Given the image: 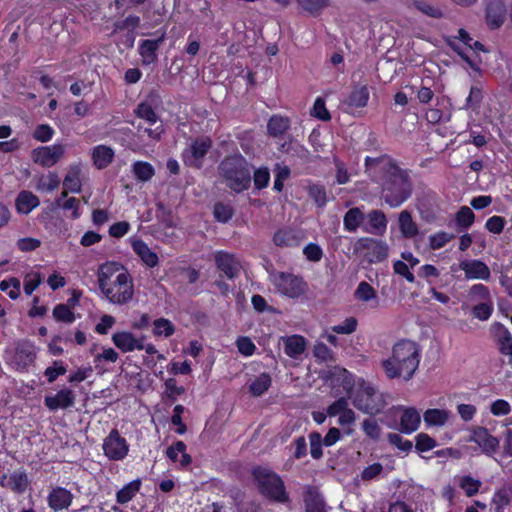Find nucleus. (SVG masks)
<instances>
[{"label": "nucleus", "instance_id": "obj_42", "mask_svg": "<svg viewBox=\"0 0 512 512\" xmlns=\"http://www.w3.org/2000/svg\"><path fill=\"white\" fill-rule=\"evenodd\" d=\"M141 486L140 480H134L127 485H125L122 489L117 492L116 498L117 502L120 504H125L129 502L135 494L139 491Z\"/></svg>", "mask_w": 512, "mask_h": 512}, {"label": "nucleus", "instance_id": "obj_36", "mask_svg": "<svg viewBox=\"0 0 512 512\" xmlns=\"http://www.w3.org/2000/svg\"><path fill=\"white\" fill-rule=\"evenodd\" d=\"M134 112L137 117L145 120L150 126L161 123L159 116L147 102H141L138 104Z\"/></svg>", "mask_w": 512, "mask_h": 512}, {"label": "nucleus", "instance_id": "obj_62", "mask_svg": "<svg viewBox=\"0 0 512 512\" xmlns=\"http://www.w3.org/2000/svg\"><path fill=\"white\" fill-rule=\"evenodd\" d=\"M357 328V320L354 317L346 318L342 323L335 325L331 330L338 334H351Z\"/></svg>", "mask_w": 512, "mask_h": 512}, {"label": "nucleus", "instance_id": "obj_55", "mask_svg": "<svg viewBox=\"0 0 512 512\" xmlns=\"http://www.w3.org/2000/svg\"><path fill=\"white\" fill-rule=\"evenodd\" d=\"M60 184L59 177L55 173H49L40 179L37 188L45 192H52L58 188Z\"/></svg>", "mask_w": 512, "mask_h": 512}, {"label": "nucleus", "instance_id": "obj_21", "mask_svg": "<svg viewBox=\"0 0 512 512\" xmlns=\"http://www.w3.org/2000/svg\"><path fill=\"white\" fill-rule=\"evenodd\" d=\"M63 187L72 193L81 192L82 188V166L72 164L69 166L67 174L63 181Z\"/></svg>", "mask_w": 512, "mask_h": 512}, {"label": "nucleus", "instance_id": "obj_56", "mask_svg": "<svg viewBox=\"0 0 512 512\" xmlns=\"http://www.w3.org/2000/svg\"><path fill=\"white\" fill-rule=\"evenodd\" d=\"M472 312H473V315L475 318H477L481 321L487 320L493 312V301L490 300V301L480 302L473 308Z\"/></svg>", "mask_w": 512, "mask_h": 512}, {"label": "nucleus", "instance_id": "obj_39", "mask_svg": "<svg viewBox=\"0 0 512 512\" xmlns=\"http://www.w3.org/2000/svg\"><path fill=\"white\" fill-rule=\"evenodd\" d=\"M132 172L138 180L143 182L151 180L155 174L153 166L145 161H136L132 165Z\"/></svg>", "mask_w": 512, "mask_h": 512}, {"label": "nucleus", "instance_id": "obj_51", "mask_svg": "<svg viewBox=\"0 0 512 512\" xmlns=\"http://www.w3.org/2000/svg\"><path fill=\"white\" fill-rule=\"evenodd\" d=\"M511 411V404L504 399H496L490 404V413L495 417L507 416Z\"/></svg>", "mask_w": 512, "mask_h": 512}, {"label": "nucleus", "instance_id": "obj_10", "mask_svg": "<svg viewBox=\"0 0 512 512\" xmlns=\"http://www.w3.org/2000/svg\"><path fill=\"white\" fill-rule=\"evenodd\" d=\"M66 147L63 144L40 146L31 151L34 163L42 167H52L57 164L65 154Z\"/></svg>", "mask_w": 512, "mask_h": 512}, {"label": "nucleus", "instance_id": "obj_23", "mask_svg": "<svg viewBox=\"0 0 512 512\" xmlns=\"http://www.w3.org/2000/svg\"><path fill=\"white\" fill-rule=\"evenodd\" d=\"M164 41V34L156 40H143L139 44V53L144 64H152L156 58V52Z\"/></svg>", "mask_w": 512, "mask_h": 512}, {"label": "nucleus", "instance_id": "obj_20", "mask_svg": "<svg viewBox=\"0 0 512 512\" xmlns=\"http://www.w3.org/2000/svg\"><path fill=\"white\" fill-rule=\"evenodd\" d=\"M280 341L285 354L294 359L299 358L306 349V340L300 335L284 336L280 338Z\"/></svg>", "mask_w": 512, "mask_h": 512}, {"label": "nucleus", "instance_id": "obj_41", "mask_svg": "<svg viewBox=\"0 0 512 512\" xmlns=\"http://www.w3.org/2000/svg\"><path fill=\"white\" fill-rule=\"evenodd\" d=\"M175 332V326L166 318H158L153 322V334L156 337L168 338Z\"/></svg>", "mask_w": 512, "mask_h": 512}, {"label": "nucleus", "instance_id": "obj_49", "mask_svg": "<svg viewBox=\"0 0 512 512\" xmlns=\"http://www.w3.org/2000/svg\"><path fill=\"white\" fill-rule=\"evenodd\" d=\"M482 483L480 480L471 476H463L459 481V486L465 491L468 497L474 496L479 492Z\"/></svg>", "mask_w": 512, "mask_h": 512}, {"label": "nucleus", "instance_id": "obj_46", "mask_svg": "<svg viewBox=\"0 0 512 512\" xmlns=\"http://www.w3.org/2000/svg\"><path fill=\"white\" fill-rule=\"evenodd\" d=\"M308 195L314 201V203L320 208H323L328 202L326 190L321 185H318V184L309 185L308 186Z\"/></svg>", "mask_w": 512, "mask_h": 512}, {"label": "nucleus", "instance_id": "obj_59", "mask_svg": "<svg viewBox=\"0 0 512 512\" xmlns=\"http://www.w3.org/2000/svg\"><path fill=\"white\" fill-rule=\"evenodd\" d=\"M53 316L57 321L72 323L75 321V316L68 306L64 304L57 305L53 310Z\"/></svg>", "mask_w": 512, "mask_h": 512}, {"label": "nucleus", "instance_id": "obj_53", "mask_svg": "<svg viewBox=\"0 0 512 512\" xmlns=\"http://www.w3.org/2000/svg\"><path fill=\"white\" fill-rule=\"evenodd\" d=\"M474 219V212L467 206L461 207L456 214L457 225L463 228L470 227L473 224Z\"/></svg>", "mask_w": 512, "mask_h": 512}, {"label": "nucleus", "instance_id": "obj_15", "mask_svg": "<svg viewBox=\"0 0 512 512\" xmlns=\"http://www.w3.org/2000/svg\"><path fill=\"white\" fill-rule=\"evenodd\" d=\"M46 407L55 411L57 409H67L75 403V393L68 388L59 390L55 395H48L44 399Z\"/></svg>", "mask_w": 512, "mask_h": 512}, {"label": "nucleus", "instance_id": "obj_61", "mask_svg": "<svg viewBox=\"0 0 512 512\" xmlns=\"http://www.w3.org/2000/svg\"><path fill=\"white\" fill-rule=\"evenodd\" d=\"M54 135V129L48 124L38 125L34 132L33 138L40 142H48Z\"/></svg>", "mask_w": 512, "mask_h": 512}, {"label": "nucleus", "instance_id": "obj_60", "mask_svg": "<svg viewBox=\"0 0 512 512\" xmlns=\"http://www.w3.org/2000/svg\"><path fill=\"white\" fill-rule=\"evenodd\" d=\"M415 440V448L420 452L432 450L436 446V441L426 433H419Z\"/></svg>", "mask_w": 512, "mask_h": 512}, {"label": "nucleus", "instance_id": "obj_3", "mask_svg": "<svg viewBox=\"0 0 512 512\" xmlns=\"http://www.w3.org/2000/svg\"><path fill=\"white\" fill-rule=\"evenodd\" d=\"M420 349L410 340H401L394 344L391 355L382 361V368L390 379L410 380L420 363Z\"/></svg>", "mask_w": 512, "mask_h": 512}, {"label": "nucleus", "instance_id": "obj_31", "mask_svg": "<svg viewBox=\"0 0 512 512\" xmlns=\"http://www.w3.org/2000/svg\"><path fill=\"white\" fill-rule=\"evenodd\" d=\"M408 7L431 18H441L443 16V12L438 6L424 0H413Z\"/></svg>", "mask_w": 512, "mask_h": 512}, {"label": "nucleus", "instance_id": "obj_5", "mask_svg": "<svg viewBox=\"0 0 512 512\" xmlns=\"http://www.w3.org/2000/svg\"><path fill=\"white\" fill-rule=\"evenodd\" d=\"M252 476L259 492L266 498L285 504L289 502L283 480L267 467L257 466L252 469Z\"/></svg>", "mask_w": 512, "mask_h": 512}, {"label": "nucleus", "instance_id": "obj_38", "mask_svg": "<svg viewBox=\"0 0 512 512\" xmlns=\"http://www.w3.org/2000/svg\"><path fill=\"white\" fill-rule=\"evenodd\" d=\"M368 221L371 229L370 233H383L387 227L385 214L380 210H373L368 214Z\"/></svg>", "mask_w": 512, "mask_h": 512}, {"label": "nucleus", "instance_id": "obj_43", "mask_svg": "<svg viewBox=\"0 0 512 512\" xmlns=\"http://www.w3.org/2000/svg\"><path fill=\"white\" fill-rule=\"evenodd\" d=\"M274 243L280 247H290L298 245L296 234L289 229L279 230L274 235Z\"/></svg>", "mask_w": 512, "mask_h": 512}, {"label": "nucleus", "instance_id": "obj_18", "mask_svg": "<svg viewBox=\"0 0 512 512\" xmlns=\"http://www.w3.org/2000/svg\"><path fill=\"white\" fill-rule=\"evenodd\" d=\"M114 345L122 352H132L143 348V339L136 338L131 332L121 331L112 335Z\"/></svg>", "mask_w": 512, "mask_h": 512}, {"label": "nucleus", "instance_id": "obj_28", "mask_svg": "<svg viewBox=\"0 0 512 512\" xmlns=\"http://www.w3.org/2000/svg\"><path fill=\"white\" fill-rule=\"evenodd\" d=\"M39 199L30 191H22L16 198V209L18 213L28 214L39 205Z\"/></svg>", "mask_w": 512, "mask_h": 512}, {"label": "nucleus", "instance_id": "obj_45", "mask_svg": "<svg viewBox=\"0 0 512 512\" xmlns=\"http://www.w3.org/2000/svg\"><path fill=\"white\" fill-rule=\"evenodd\" d=\"M307 512H326L323 498L314 491H309L305 497Z\"/></svg>", "mask_w": 512, "mask_h": 512}, {"label": "nucleus", "instance_id": "obj_58", "mask_svg": "<svg viewBox=\"0 0 512 512\" xmlns=\"http://www.w3.org/2000/svg\"><path fill=\"white\" fill-rule=\"evenodd\" d=\"M253 181L256 189H263L268 186L270 172L267 167H260L254 171Z\"/></svg>", "mask_w": 512, "mask_h": 512}, {"label": "nucleus", "instance_id": "obj_2", "mask_svg": "<svg viewBox=\"0 0 512 512\" xmlns=\"http://www.w3.org/2000/svg\"><path fill=\"white\" fill-rule=\"evenodd\" d=\"M102 299L112 305H128L134 298V283L128 270L118 262L108 261L97 270Z\"/></svg>", "mask_w": 512, "mask_h": 512}, {"label": "nucleus", "instance_id": "obj_35", "mask_svg": "<svg viewBox=\"0 0 512 512\" xmlns=\"http://www.w3.org/2000/svg\"><path fill=\"white\" fill-rule=\"evenodd\" d=\"M29 485V479L24 471L13 472L8 479V487L19 494L26 491Z\"/></svg>", "mask_w": 512, "mask_h": 512}, {"label": "nucleus", "instance_id": "obj_48", "mask_svg": "<svg viewBox=\"0 0 512 512\" xmlns=\"http://www.w3.org/2000/svg\"><path fill=\"white\" fill-rule=\"evenodd\" d=\"M510 503V495L507 489L497 490L492 497V505L495 512H503Z\"/></svg>", "mask_w": 512, "mask_h": 512}, {"label": "nucleus", "instance_id": "obj_33", "mask_svg": "<svg viewBox=\"0 0 512 512\" xmlns=\"http://www.w3.org/2000/svg\"><path fill=\"white\" fill-rule=\"evenodd\" d=\"M271 386V377L268 373H261L255 377L249 384L250 393L255 396H261Z\"/></svg>", "mask_w": 512, "mask_h": 512}, {"label": "nucleus", "instance_id": "obj_47", "mask_svg": "<svg viewBox=\"0 0 512 512\" xmlns=\"http://www.w3.org/2000/svg\"><path fill=\"white\" fill-rule=\"evenodd\" d=\"M468 297L473 302H485L492 300L489 289L480 283L473 285L469 289Z\"/></svg>", "mask_w": 512, "mask_h": 512}, {"label": "nucleus", "instance_id": "obj_54", "mask_svg": "<svg viewBox=\"0 0 512 512\" xmlns=\"http://www.w3.org/2000/svg\"><path fill=\"white\" fill-rule=\"evenodd\" d=\"M42 277L37 271H31L24 277V292L31 295L33 291L41 284Z\"/></svg>", "mask_w": 512, "mask_h": 512}, {"label": "nucleus", "instance_id": "obj_29", "mask_svg": "<svg viewBox=\"0 0 512 512\" xmlns=\"http://www.w3.org/2000/svg\"><path fill=\"white\" fill-rule=\"evenodd\" d=\"M166 455L173 462H179L183 467L191 463V457L186 453V445L182 441H177L173 446L169 447Z\"/></svg>", "mask_w": 512, "mask_h": 512}, {"label": "nucleus", "instance_id": "obj_26", "mask_svg": "<svg viewBox=\"0 0 512 512\" xmlns=\"http://www.w3.org/2000/svg\"><path fill=\"white\" fill-rule=\"evenodd\" d=\"M369 100V90L366 85L355 86L344 102L349 108H363Z\"/></svg>", "mask_w": 512, "mask_h": 512}, {"label": "nucleus", "instance_id": "obj_4", "mask_svg": "<svg viewBox=\"0 0 512 512\" xmlns=\"http://www.w3.org/2000/svg\"><path fill=\"white\" fill-rule=\"evenodd\" d=\"M218 173L222 183L234 192H242L250 186L249 163L241 154L226 156L218 166Z\"/></svg>", "mask_w": 512, "mask_h": 512}, {"label": "nucleus", "instance_id": "obj_1", "mask_svg": "<svg viewBox=\"0 0 512 512\" xmlns=\"http://www.w3.org/2000/svg\"><path fill=\"white\" fill-rule=\"evenodd\" d=\"M365 173L381 186V195L392 208L399 207L412 194V184L406 171L386 155L365 158Z\"/></svg>", "mask_w": 512, "mask_h": 512}, {"label": "nucleus", "instance_id": "obj_30", "mask_svg": "<svg viewBox=\"0 0 512 512\" xmlns=\"http://www.w3.org/2000/svg\"><path fill=\"white\" fill-rule=\"evenodd\" d=\"M399 229L402 235L406 238H413L418 234L417 224L413 221L411 213L403 210L398 218Z\"/></svg>", "mask_w": 512, "mask_h": 512}, {"label": "nucleus", "instance_id": "obj_12", "mask_svg": "<svg viewBox=\"0 0 512 512\" xmlns=\"http://www.w3.org/2000/svg\"><path fill=\"white\" fill-rule=\"evenodd\" d=\"M211 145V140L208 137L193 140L191 145L183 152L184 163L191 167L200 168Z\"/></svg>", "mask_w": 512, "mask_h": 512}, {"label": "nucleus", "instance_id": "obj_11", "mask_svg": "<svg viewBox=\"0 0 512 512\" xmlns=\"http://www.w3.org/2000/svg\"><path fill=\"white\" fill-rule=\"evenodd\" d=\"M102 448L105 456L113 461L124 459L129 451L126 439L116 429H113L104 439Z\"/></svg>", "mask_w": 512, "mask_h": 512}, {"label": "nucleus", "instance_id": "obj_63", "mask_svg": "<svg viewBox=\"0 0 512 512\" xmlns=\"http://www.w3.org/2000/svg\"><path fill=\"white\" fill-rule=\"evenodd\" d=\"M66 371V367L61 361H54V366L47 367L44 375L47 377L49 383H53L58 376L64 375Z\"/></svg>", "mask_w": 512, "mask_h": 512}, {"label": "nucleus", "instance_id": "obj_17", "mask_svg": "<svg viewBox=\"0 0 512 512\" xmlns=\"http://www.w3.org/2000/svg\"><path fill=\"white\" fill-rule=\"evenodd\" d=\"M399 430L406 434L416 431L421 423L420 413L413 407H400Z\"/></svg>", "mask_w": 512, "mask_h": 512}, {"label": "nucleus", "instance_id": "obj_27", "mask_svg": "<svg viewBox=\"0 0 512 512\" xmlns=\"http://www.w3.org/2000/svg\"><path fill=\"white\" fill-rule=\"evenodd\" d=\"M93 163L98 169L107 167L114 158L112 148L105 145H98L92 149L91 153Z\"/></svg>", "mask_w": 512, "mask_h": 512}, {"label": "nucleus", "instance_id": "obj_37", "mask_svg": "<svg viewBox=\"0 0 512 512\" xmlns=\"http://www.w3.org/2000/svg\"><path fill=\"white\" fill-rule=\"evenodd\" d=\"M297 3L303 12L317 16L329 5V0H297Z\"/></svg>", "mask_w": 512, "mask_h": 512}, {"label": "nucleus", "instance_id": "obj_16", "mask_svg": "<svg viewBox=\"0 0 512 512\" xmlns=\"http://www.w3.org/2000/svg\"><path fill=\"white\" fill-rule=\"evenodd\" d=\"M506 19V6L502 0H490L486 8V21L491 29L499 28Z\"/></svg>", "mask_w": 512, "mask_h": 512}, {"label": "nucleus", "instance_id": "obj_8", "mask_svg": "<svg viewBox=\"0 0 512 512\" xmlns=\"http://www.w3.org/2000/svg\"><path fill=\"white\" fill-rule=\"evenodd\" d=\"M353 251L369 263L381 262L388 256L387 244L369 237L359 238L353 245Z\"/></svg>", "mask_w": 512, "mask_h": 512}, {"label": "nucleus", "instance_id": "obj_9", "mask_svg": "<svg viewBox=\"0 0 512 512\" xmlns=\"http://www.w3.org/2000/svg\"><path fill=\"white\" fill-rule=\"evenodd\" d=\"M468 442L475 443L481 453L488 457H493L498 452L500 446V440L483 426L473 427L470 430Z\"/></svg>", "mask_w": 512, "mask_h": 512}, {"label": "nucleus", "instance_id": "obj_64", "mask_svg": "<svg viewBox=\"0 0 512 512\" xmlns=\"http://www.w3.org/2000/svg\"><path fill=\"white\" fill-rule=\"evenodd\" d=\"M305 257L312 262H319L322 259L323 251L318 244L309 243L303 249Z\"/></svg>", "mask_w": 512, "mask_h": 512}, {"label": "nucleus", "instance_id": "obj_19", "mask_svg": "<svg viewBox=\"0 0 512 512\" xmlns=\"http://www.w3.org/2000/svg\"><path fill=\"white\" fill-rule=\"evenodd\" d=\"M72 500L73 494L62 487L54 488L48 495V505L55 511L67 509Z\"/></svg>", "mask_w": 512, "mask_h": 512}, {"label": "nucleus", "instance_id": "obj_13", "mask_svg": "<svg viewBox=\"0 0 512 512\" xmlns=\"http://www.w3.org/2000/svg\"><path fill=\"white\" fill-rule=\"evenodd\" d=\"M459 269L464 272L466 280L487 281L491 277L490 268L487 264L478 259H465L460 261Z\"/></svg>", "mask_w": 512, "mask_h": 512}, {"label": "nucleus", "instance_id": "obj_25", "mask_svg": "<svg viewBox=\"0 0 512 512\" xmlns=\"http://www.w3.org/2000/svg\"><path fill=\"white\" fill-rule=\"evenodd\" d=\"M35 358L36 353L33 345L29 343H23L16 348L15 362L19 368H27L34 363Z\"/></svg>", "mask_w": 512, "mask_h": 512}, {"label": "nucleus", "instance_id": "obj_57", "mask_svg": "<svg viewBox=\"0 0 512 512\" xmlns=\"http://www.w3.org/2000/svg\"><path fill=\"white\" fill-rule=\"evenodd\" d=\"M309 441H310V453H311V456L314 459L321 458L322 455H323V452H322L323 441H322L321 434L318 433V432L310 433L309 434Z\"/></svg>", "mask_w": 512, "mask_h": 512}, {"label": "nucleus", "instance_id": "obj_22", "mask_svg": "<svg viewBox=\"0 0 512 512\" xmlns=\"http://www.w3.org/2000/svg\"><path fill=\"white\" fill-rule=\"evenodd\" d=\"M355 300L363 303H370V306L377 308L379 306V298L376 290L367 282L361 281L353 294Z\"/></svg>", "mask_w": 512, "mask_h": 512}, {"label": "nucleus", "instance_id": "obj_52", "mask_svg": "<svg viewBox=\"0 0 512 512\" xmlns=\"http://www.w3.org/2000/svg\"><path fill=\"white\" fill-rule=\"evenodd\" d=\"M454 238L453 234L441 231L429 236V245L433 250L444 247Z\"/></svg>", "mask_w": 512, "mask_h": 512}, {"label": "nucleus", "instance_id": "obj_24", "mask_svg": "<svg viewBox=\"0 0 512 512\" xmlns=\"http://www.w3.org/2000/svg\"><path fill=\"white\" fill-rule=\"evenodd\" d=\"M451 417V412L446 409H427L423 414V420L427 427H443Z\"/></svg>", "mask_w": 512, "mask_h": 512}, {"label": "nucleus", "instance_id": "obj_44", "mask_svg": "<svg viewBox=\"0 0 512 512\" xmlns=\"http://www.w3.org/2000/svg\"><path fill=\"white\" fill-rule=\"evenodd\" d=\"M275 180L273 189L277 192H281L284 187V182L290 177V168L282 163H277L274 167Z\"/></svg>", "mask_w": 512, "mask_h": 512}, {"label": "nucleus", "instance_id": "obj_40", "mask_svg": "<svg viewBox=\"0 0 512 512\" xmlns=\"http://www.w3.org/2000/svg\"><path fill=\"white\" fill-rule=\"evenodd\" d=\"M268 133L277 137L283 135L289 128V120L281 116H273L267 124Z\"/></svg>", "mask_w": 512, "mask_h": 512}, {"label": "nucleus", "instance_id": "obj_32", "mask_svg": "<svg viewBox=\"0 0 512 512\" xmlns=\"http://www.w3.org/2000/svg\"><path fill=\"white\" fill-rule=\"evenodd\" d=\"M133 250L147 266L155 267L158 264V256L143 241L134 242Z\"/></svg>", "mask_w": 512, "mask_h": 512}, {"label": "nucleus", "instance_id": "obj_7", "mask_svg": "<svg viewBox=\"0 0 512 512\" xmlns=\"http://www.w3.org/2000/svg\"><path fill=\"white\" fill-rule=\"evenodd\" d=\"M353 405L364 413L375 415L384 409L386 402L381 393L369 384L362 383L353 396Z\"/></svg>", "mask_w": 512, "mask_h": 512}, {"label": "nucleus", "instance_id": "obj_14", "mask_svg": "<svg viewBox=\"0 0 512 512\" xmlns=\"http://www.w3.org/2000/svg\"><path fill=\"white\" fill-rule=\"evenodd\" d=\"M214 259L217 268L224 273L228 279L236 278L242 269L240 260L233 254L217 251Z\"/></svg>", "mask_w": 512, "mask_h": 512}, {"label": "nucleus", "instance_id": "obj_34", "mask_svg": "<svg viewBox=\"0 0 512 512\" xmlns=\"http://www.w3.org/2000/svg\"><path fill=\"white\" fill-rule=\"evenodd\" d=\"M364 220V214L359 208L349 209L343 219L344 228L349 232H355Z\"/></svg>", "mask_w": 512, "mask_h": 512}, {"label": "nucleus", "instance_id": "obj_6", "mask_svg": "<svg viewBox=\"0 0 512 512\" xmlns=\"http://www.w3.org/2000/svg\"><path fill=\"white\" fill-rule=\"evenodd\" d=\"M269 280L277 293L288 298H299L307 290V283L303 278L293 273L273 271L269 275Z\"/></svg>", "mask_w": 512, "mask_h": 512}, {"label": "nucleus", "instance_id": "obj_50", "mask_svg": "<svg viewBox=\"0 0 512 512\" xmlns=\"http://www.w3.org/2000/svg\"><path fill=\"white\" fill-rule=\"evenodd\" d=\"M314 357L321 362H334L335 356L332 350L324 343L318 342L313 348Z\"/></svg>", "mask_w": 512, "mask_h": 512}]
</instances>
